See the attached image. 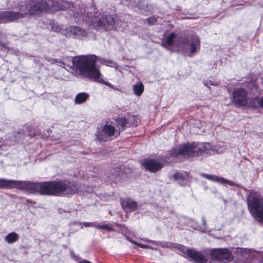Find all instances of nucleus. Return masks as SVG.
Masks as SVG:
<instances>
[{
	"label": "nucleus",
	"mask_w": 263,
	"mask_h": 263,
	"mask_svg": "<svg viewBox=\"0 0 263 263\" xmlns=\"http://www.w3.org/2000/svg\"><path fill=\"white\" fill-rule=\"evenodd\" d=\"M261 83L263 84V77L261 78Z\"/></svg>",
	"instance_id": "38"
},
{
	"label": "nucleus",
	"mask_w": 263,
	"mask_h": 263,
	"mask_svg": "<svg viewBox=\"0 0 263 263\" xmlns=\"http://www.w3.org/2000/svg\"><path fill=\"white\" fill-rule=\"evenodd\" d=\"M79 263H91L90 261L86 260H83L79 262Z\"/></svg>",
	"instance_id": "35"
},
{
	"label": "nucleus",
	"mask_w": 263,
	"mask_h": 263,
	"mask_svg": "<svg viewBox=\"0 0 263 263\" xmlns=\"http://www.w3.org/2000/svg\"><path fill=\"white\" fill-rule=\"evenodd\" d=\"M143 240L146 241V242H152L153 241L149 240V239H142Z\"/></svg>",
	"instance_id": "37"
},
{
	"label": "nucleus",
	"mask_w": 263,
	"mask_h": 263,
	"mask_svg": "<svg viewBox=\"0 0 263 263\" xmlns=\"http://www.w3.org/2000/svg\"><path fill=\"white\" fill-rule=\"evenodd\" d=\"M99 139H103V138L101 137V136H100V137H99Z\"/></svg>",
	"instance_id": "39"
},
{
	"label": "nucleus",
	"mask_w": 263,
	"mask_h": 263,
	"mask_svg": "<svg viewBox=\"0 0 263 263\" xmlns=\"http://www.w3.org/2000/svg\"><path fill=\"white\" fill-rule=\"evenodd\" d=\"M19 238L18 235L15 232H11L5 237V240L9 243L16 241Z\"/></svg>",
	"instance_id": "28"
},
{
	"label": "nucleus",
	"mask_w": 263,
	"mask_h": 263,
	"mask_svg": "<svg viewBox=\"0 0 263 263\" xmlns=\"http://www.w3.org/2000/svg\"><path fill=\"white\" fill-rule=\"evenodd\" d=\"M39 183H33L29 181L16 180L15 188L20 190H25L27 192L32 194L37 193Z\"/></svg>",
	"instance_id": "13"
},
{
	"label": "nucleus",
	"mask_w": 263,
	"mask_h": 263,
	"mask_svg": "<svg viewBox=\"0 0 263 263\" xmlns=\"http://www.w3.org/2000/svg\"><path fill=\"white\" fill-rule=\"evenodd\" d=\"M202 222L204 226H205L206 224V220L204 218H202Z\"/></svg>",
	"instance_id": "36"
},
{
	"label": "nucleus",
	"mask_w": 263,
	"mask_h": 263,
	"mask_svg": "<svg viewBox=\"0 0 263 263\" xmlns=\"http://www.w3.org/2000/svg\"><path fill=\"white\" fill-rule=\"evenodd\" d=\"M147 21L149 25H153L155 23L157 20L156 18L152 17L147 18Z\"/></svg>",
	"instance_id": "32"
},
{
	"label": "nucleus",
	"mask_w": 263,
	"mask_h": 263,
	"mask_svg": "<svg viewBox=\"0 0 263 263\" xmlns=\"http://www.w3.org/2000/svg\"><path fill=\"white\" fill-rule=\"evenodd\" d=\"M173 178L181 185H186L190 180L189 174L186 172H177L173 175Z\"/></svg>",
	"instance_id": "19"
},
{
	"label": "nucleus",
	"mask_w": 263,
	"mask_h": 263,
	"mask_svg": "<svg viewBox=\"0 0 263 263\" xmlns=\"http://www.w3.org/2000/svg\"><path fill=\"white\" fill-rule=\"evenodd\" d=\"M102 132L105 136L118 137L120 135V131L116 130L114 126L110 124H105L102 129Z\"/></svg>",
	"instance_id": "20"
},
{
	"label": "nucleus",
	"mask_w": 263,
	"mask_h": 263,
	"mask_svg": "<svg viewBox=\"0 0 263 263\" xmlns=\"http://www.w3.org/2000/svg\"><path fill=\"white\" fill-rule=\"evenodd\" d=\"M133 88L134 94L138 97L141 96L144 91V85L141 82H137L134 84Z\"/></svg>",
	"instance_id": "26"
},
{
	"label": "nucleus",
	"mask_w": 263,
	"mask_h": 263,
	"mask_svg": "<svg viewBox=\"0 0 263 263\" xmlns=\"http://www.w3.org/2000/svg\"><path fill=\"white\" fill-rule=\"evenodd\" d=\"M204 85L210 88L209 85L217 86L218 84L217 83H214L211 81H210L209 82L206 81L204 82Z\"/></svg>",
	"instance_id": "33"
},
{
	"label": "nucleus",
	"mask_w": 263,
	"mask_h": 263,
	"mask_svg": "<svg viewBox=\"0 0 263 263\" xmlns=\"http://www.w3.org/2000/svg\"><path fill=\"white\" fill-rule=\"evenodd\" d=\"M116 121L117 124V126L119 128L118 130L120 131V132L121 130H124V128L127 126V121L125 118H118Z\"/></svg>",
	"instance_id": "29"
},
{
	"label": "nucleus",
	"mask_w": 263,
	"mask_h": 263,
	"mask_svg": "<svg viewBox=\"0 0 263 263\" xmlns=\"http://www.w3.org/2000/svg\"><path fill=\"white\" fill-rule=\"evenodd\" d=\"M249 211L252 217L263 224V198L258 193L250 191L247 197Z\"/></svg>",
	"instance_id": "3"
},
{
	"label": "nucleus",
	"mask_w": 263,
	"mask_h": 263,
	"mask_svg": "<svg viewBox=\"0 0 263 263\" xmlns=\"http://www.w3.org/2000/svg\"><path fill=\"white\" fill-rule=\"evenodd\" d=\"M92 25L94 27H103L106 29L112 28L115 23L114 18L110 15H97L91 21Z\"/></svg>",
	"instance_id": "9"
},
{
	"label": "nucleus",
	"mask_w": 263,
	"mask_h": 263,
	"mask_svg": "<svg viewBox=\"0 0 263 263\" xmlns=\"http://www.w3.org/2000/svg\"><path fill=\"white\" fill-rule=\"evenodd\" d=\"M89 95L86 92H80L77 94L75 97L74 102L76 104H80L86 101Z\"/></svg>",
	"instance_id": "25"
},
{
	"label": "nucleus",
	"mask_w": 263,
	"mask_h": 263,
	"mask_svg": "<svg viewBox=\"0 0 263 263\" xmlns=\"http://www.w3.org/2000/svg\"><path fill=\"white\" fill-rule=\"evenodd\" d=\"M241 255L245 258H248L252 260H257L261 263L263 261V252H256L254 250L245 249L241 252Z\"/></svg>",
	"instance_id": "14"
},
{
	"label": "nucleus",
	"mask_w": 263,
	"mask_h": 263,
	"mask_svg": "<svg viewBox=\"0 0 263 263\" xmlns=\"http://www.w3.org/2000/svg\"><path fill=\"white\" fill-rule=\"evenodd\" d=\"M169 247L177 248L197 262L207 263L206 258L202 254L194 249H189L183 246L176 244H171Z\"/></svg>",
	"instance_id": "8"
},
{
	"label": "nucleus",
	"mask_w": 263,
	"mask_h": 263,
	"mask_svg": "<svg viewBox=\"0 0 263 263\" xmlns=\"http://www.w3.org/2000/svg\"><path fill=\"white\" fill-rule=\"evenodd\" d=\"M81 226V228H83V226L86 227H95L99 229H104L107 231H112L113 229L110 227L108 225L106 224H99L97 222H84L83 223H80Z\"/></svg>",
	"instance_id": "21"
},
{
	"label": "nucleus",
	"mask_w": 263,
	"mask_h": 263,
	"mask_svg": "<svg viewBox=\"0 0 263 263\" xmlns=\"http://www.w3.org/2000/svg\"><path fill=\"white\" fill-rule=\"evenodd\" d=\"M51 9L59 10L53 4L52 0L47 2L42 0H30L26 5L19 6V10L21 12H26V15L39 14L43 11H48Z\"/></svg>",
	"instance_id": "2"
},
{
	"label": "nucleus",
	"mask_w": 263,
	"mask_h": 263,
	"mask_svg": "<svg viewBox=\"0 0 263 263\" xmlns=\"http://www.w3.org/2000/svg\"><path fill=\"white\" fill-rule=\"evenodd\" d=\"M38 193L41 195H54L52 181L39 183Z\"/></svg>",
	"instance_id": "17"
},
{
	"label": "nucleus",
	"mask_w": 263,
	"mask_h": 263,
	"mask_svg": "<svg viewBox=\"0 0 263 263\" xmlns=\"http://www.w3.org/2000/svg\"><path fill=\"white\" fill-rule=\"evenodd\" d=\"M195 149L197 156H208L222 152L219 147L208 142L196 143Z\"/></svg>",
	"instance_id": "7"
},
{
	"label": "nucleus",
	"mask_w": 263,
	"mask_h": 263,
	"mask_svg": "<svg viewBox=\"0 0 263 263\" xmlns=\"http://www.w3.org/2000/svg\"><path fill=\"white\" fill-rule=\"evenodd\" d=\"M15 180L0 178V189L15 188Z\"/></svg>",
	"instance_id": "22"
},
{
	"label": "nucleus",
	"mask_w": 263,
	"mask_h": 263,
	"mask_svg": "<svg viewBox=\"0 0 263 263\" xmlns=\"http://www.w3.org/2000/svg\"><path fill=\"white\" fill-rule=\"evenodd\" d=\"M121 204L124 209H127L130 211H135L137 208V204L130 199L121 200Z\"/></svg>",
	"instance_id": "23"
},
{
	"label": "nucleus",
	"mask_w": 263,
	"mask_h": 263,
	"mask_svg": "<svg viewBox=\"0 0 263 263\" xmlns=\"http://www.w3.org/2000/svg\"><path fill=\"white\" fill-rule=\"evenodd\" d=\"M258 106L263 109V96L253 98L250 101V107H257Z\"/></svg>",
	"instance_id": "27"
},
{
	"label": "nucleus",
	"mask_w": 263,
	"mask_h": 263,
	"mask_svg": "<svg viewBox=\"0 0 263 263\" xmlns=\"http://www.w3.org/2000/svg\"><path fill=\"white\" fill-rule=\"evenodd\" d=\"M175 33H171L166 39L163 41L161 44L162 46L167 49H170V47L174 45V40L175 38Z\"/></svg>",
	"instance_id": "24"
},
{
	"label": "nucleus",
	"mask_w": 263,
	"mask_h": 263,
	"mask_svg": "<svg viewBox=\"0 0 263 263\" xmlns=\"http://www.w3.org/2000/svg\"><path fill=\"white\" fill-rule=\"evenodd\" d=\"M127 240H128L129 241H130L132 243L135 244V245H137L138 247H140V248H144V249H153V248L148 246V245H143L142 243H138V242H137L134 240H130L129 239V237H127Z\"/></svg>",
	"instance_id": "30"
},
{
	"label": "nucleus",
	"mask_w": 263,
	"mask_h": 263,
	"mask_svg": "<svg viewBox=\"0 0 263 263\" xmlns=\"http://www.w3.org/2000/svg\"><path fill=\"white\" fill-rule=\"evenodd\" d=\"M47 60L51 64H55L56 63H60V66L61 67H64V63L63 62H61L60 60L58 61L57 59H48Z\"/></svg>",
	"instance_id": "31"
},
{
	"label": "nucleus",
	"mask_w": 263,
	"mask_h": 263,
	"mask_svg": "<svg viewBox=\"0 0 263 263\" xmlns=\"http://www.w3.org/2000/svg\"><path fill=\"white\" fill-rule=\"evenodd\" d=\"M55 31H59V29L57 28V29H55Z\"/></svg>",
	"instance_id": "40"
},
{
	"label": "nucleus",
	"mask_w": 263,
	"mask_h": 263,
	"mask_svg": "<svg viewBox=\"0 0 263 263\" xmlns=\"http://www.w3.org/2000/svg\"><path fill=\"white\" fill-rule=\"evenodd\" d=\"M99 61L102 64L110 67H117L115 63L107 61L104 59L98 58L95 55H82L74 57L72 60V67L80 74L94 81L104 84L110 88H114L112 85L104 81L102 78L99 70L95 67V63Z\"/></svg>",
	"instance_id": "1"
},
{
	"label": "nucleus",
	"mask_w": 263,
	"mask_h": 263,
	"mask_svg": "<svg viewBox=\"0 0 263 263\" xmlns=\"http://www.w3.org/2000/svg\"><path fill=\"white\" fill-rule=\"evenodd\" d=\"M67 31L70 35H72L74 38L80 39H83L88 35L87 32L85 30L73 26L67 28Z\"/></svg>",
	"instance_id": "16"
},
{
	"label": "nucleus",
	"mask_w": 263,
	"mask_h": 263,
	"mask_svg": "<svg viewBox=\"0 0 263 263\" xmlns=\"http://www.w3.org/2000/svg\"><path fill=\"white\" fill-rule=\"evenodd\" d=\"M142 165L150 172H155L161 169L163 164L155 160L145 159L143 161Z\"/></svg>",
	"instance_id": "15"
},
{
	"label": "nucleus",
	"mask_w": 263,
	"mask_h": 263,
	"mask_svg": "<svg viewBox=\"0 0 263 263\" xmlns=\"http://www.w3.org/2000/svg\"><path fill=\"white\" fill-rule=\"evenodd\" d=\"M175 46L181 49L187 56L192 57L200 48V39L196 34H191L186 37L180 38Z\"/></svg>",
	"instance_id": "4"
},
{
	"label": "nucleus",
	"mask_w": 263,
	"mask_h": 263,
	"mask_svg": "<svg viewBox=\"0 0 263 263\" xmlns=\"http://www.w3.org/2000/svg\"><path fill=\"white\" fill-rule=\"evenodd\" d=\"M210 256L214 260L227 262L232 259L230 251L226 249H213L210 252Z\"/></svg>",
	"instance_id": "10"
},
{
	"label": "nucleus",
	"mask_w": 263,
	"mask_h": 263,
	"mask_svg": "<svg viewBox=\"0 0 263 263\" xmlns=\"http://www.w3.org/2000/svg\"><path fill=\"white\" fill-rule=\"evenodd\" d=\"M18 10V12L10 11L0 13V23L10 22L26 16V12H21Z\"/></svg>",
	"instance_id": "12"
},
{
	"label": "nucleus",
	"mask_w": 263,
	"mask_h": 263,
	"mask_svg": "<svg viewBox=\"0 0 263 263\" xmlns=\"http://www.w3.org/2000/svg\"><path fill=\"white\" fill-rule=\"evenodd\" d=\"M200 175L209 180L216 182L220 184H229L231 186L235 185L234 182L225 179L223 178L220 177L216 175H209L205 173H202L200 174Z\"/></svg>",
	"instance_id": "18"
},
{
	"label": "nucleus",
	"mask_w": 263,
	"mask_h": 263,
	"mask_svg": "<svg viewBox=\"0 0 263 263\" xmlns=\"http://www.w3.org/2000/svg\"><path fill=\"white\" fill-rule=\"evenodd\" d=\"M54 195L61 196L79 193L76 183L67 181H52Z\"/></svg>",
	"instance_id": "5"
},
{
	"label": "nucleus",
	"mask_w": 263,
	"mask_h": 263,
	"mask_svg": "<svg viewBox=\"0 0 263 263\" xmlns=\"http://www.w3.org/2000/svg\"><path fill=\"white\" fill-rule=\"evenodd\" d=\"M196 143H186L180 145L177 149L173 150L172 155L176 156L179 154L187 156H196V150L195 149Z\"/></svg>",
	"instance_id": "11"
},
{
	"label": "nucleus",
	"mask_w": 263,
	"mask_h": 263,
	"mask_svg": "<svg viewBox=\"0 0 263 263\" xmlns=\"http://www.w3.org/2000/svg\"><path fill=\"white\" fill-rule=\"evenodd\" d=\"M232 102L236 106L240 107L248 105L250 101L248 97V92L245 88H238L234 90L231 98Z\"/></svg>",
	"instance_id": "6"
},
{
	"label": "nucleus",
	"mask_w": 263,
	"mask_h": 263,
	"mask_svg": "<svg viewBox=\"0 0 263 263\" xmlns=\"http://www.w3.org/2000/svg\"><path fill=\"white\" fill-rule=\"evenodd\" d=\"M92 192H93V190L92 189H87L85 191V192L89 193H91Z\"/></svg>",
	"instance_id": "34"
}]
</instances>
